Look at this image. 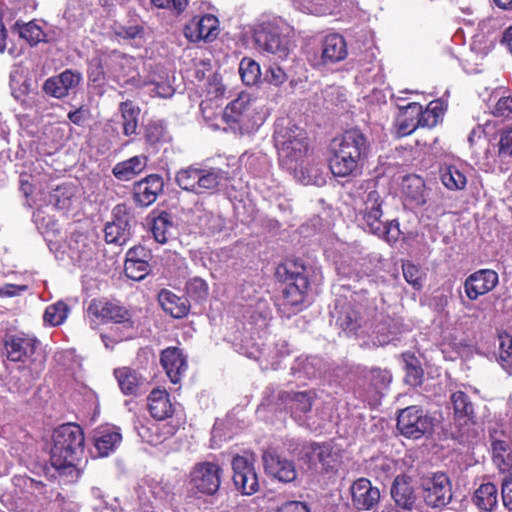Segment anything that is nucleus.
Wrapping results in <instances>:
<instances>
[{"mask_svg": "<svg viewBox=\"0 0 512 512\" xmlns=\"http://www.w3.org/2000/svg\"><path fill=\"white\" fill-rule=\"evenodd\" d=\"M84 434L80 426L67 423L59 426L53 433L51 464L58 471L77 479L80 471L76 460L83 453Z\"/></svg>", "mask_w": 512, "mask_h": 512, "instance_id": "obj_1", "label": "nucleus"}, {"mask_svg": "<svg viewBox=\"0 0 512 512\" xmlns=\"http://www.w3.org/2000/svg\"><path fill=\"white\" fill-rule=\"evenodd\" d=\"M279 159L302 160L308 154L310 144L307 132L289 119H279L273 134Z\"/></svg>", "mask_w": 512, "mask_h": 512, "instance_id": "obj_2", "label": "nucleus"}, {"mask_svg": "<svg viewBox=\"0 0 512 512\" xmlns=\"http://www.w3.org/2000/svg\"><path fill=\"white\" fill-rule=\"evenodd\" d=\"M381 205L379 193L376 190L370 191L363 200V207L358 209L356 220L364 230L392 243L397 241L400 236L399 223L396 220L384 223L381 220Z\"/></svg>", "mask_w": 512, "mask_h": 512, "instance_id": "obj_3", "label": "nucleus"}, {"mask_svg": "<svg viewBox=\"0 0 512 512\" xmlns=\"http://www.w3.org/2000/svg\"><path fill=\"white\" fill-rule=\"evenodd\" d=\"M329 151L338 160H363L369 156L370 143L360 129L351 128L331 140Z\"/></svg>", "mask_w": 512, "mask_h": 512, "instance_id": "obj_4", "label": "nucleus"}, {"mask_svg": "<svg viewBox=\"0 0 512 512\" xmlns=\"http://www.w3.org/2000/svg\"><path fill=\"white\" fill-rule=\"evenodd\" d=\"M223 469L215 462L196 463L189 473V485L192 490L204 495H214L220 488Z\"/></svg>", "mask_w": 512, "mask_h": 512, "instance_id": "obj_5", "label": "nucleus"}, {"mask_svg": "<svg viewBox=\"0 0 512 512\" xmlns=\"http://www.w3.org/2000/svg\"><path fill=\"white\" fill-rule=\"evenodd\" d=\"M222 180L223 174L214 169L205 170L192 166L180 170L176 175V181L182 189L198 194L217 188Z\"/></svg>", "mask_w": 512, "mask_h": 512, "instance_id": "obj_6", "label": "nucleus"}, {"mask_svg": "<svg viewBox=\"0 0 512 512\" xmlns=\"http://www.w3.org/2000/svg\"><path fill=\"white\" fill-rule=\"evenodd\" d=\"M397 429L407 438L419 439L433 430V419L418 406H409L400 411Z\"/></svg>", "mask_w": 512, "mask_h": 512, "instance_id": "obj_7", "label": "nucleus"}, {"mask_svg": "<svg viewBox=\"0 0 512 512\" xmlns=\"http://www.w3.org/2000/svg\"><path fill=\"white\" fill-rule=\"evenodd\" d=\"M294 270L286 268L287 284L283 290V296L286 306L301 310L309 287V281L306 273V267L302 264L294 263Z\"/></svg>", "mask_w": 512, "mask_h": 512, "instance_id": "obj_8", "label": "nucleus"}, {"mask_svg": "<svg viewBox=\"0 0 512 512\" xmlns=\"http://www.w3.org/2000/svg\"><path fill=\"white\" fill-rule=\"evenodd\" d=\"M423 497L427 505L442 507L452 499L451 483L448 476L442 472L423 476L421 479Z\"/></svg>", "mask_w": 512, "mask_h": 512, "instance_id": "obj_9", "label": "nucleus"}, {"mask_svg": "<svg viewBox=\"0 0 512 512\" xmlns=\"http://www.w3.org/2000/svg\"><path fill=\"white\" fill-rule=\"evenodd\" d=\"M111 71L115 80L122 85H131L135 88H142L151 82L142 79L137 69L138 61L132 56L114 52L111 58Z\"/></svg>", "mask_w": 512, "mask_h": 512, "instance_id": "obj_10", "label": "nucleus"}, {"mask_svg": "<svg viewBox=\"0 0 512 512\" xmlns=\"http://www.w3.org/2000/svg\"><path fill=\"white\" fill-rule=\"evenodd\" d=\"M255 44L263 52L286 58L289 48L285 37L280 33L279 28L271 23H264L254 33Z\"/></svg>", "mask_w": 512, "mask_h": 512, "instance_id": "obj_11", "label": "nucleus"}, {"mask_svg": "<svg viewBox=\"0 0 512 512\" xmlns=\"http://www.w3.org/2000/svg\"><path fill=\"white\" fill-rule=\"evenodd\" d=\"M131 220L125 204H118L113 209V219L105 226V240L116 246L125 245L131 237Z\"/></svg>", "mask_w": 512, "mask_h": 512, "instance_id": "obj_12", "label": "nucleus"}, {"mask_svg": "<svg viewBox=\"0 0 512 512\" xmlns=\"http://www.w3.org/2000/svg\"><path fill=\"white\" fill-rule=\"evenodd\" d=\"M219 34V20L213 14L193 17L184 27V35L188 41L212 42Z\"/></svg>", "mask_w": 512, "mask_h": 512, "instance_id": "obj_13", "label": "nucleus"}, {"mask_svg": "<svg viewBox=\"0 0 512 512\" xmlns=\"http://www.w3.org/2000/svg\"><path fill=\"white\" fill-rule=\"evenodd\" d=\"M253 110L249 94L241 93L225 107L222 117L234 130L248 129Z\"/></svg>", "mask_w": 512, "mask_h": 512, "instance_id": "obj_14", "label": "nucleus"}, {"mask_svg": "<svg viewBox=\"0 0 512 512\" xmlns=\"http://www.w3.org/2000/svg\"><path fill=\"white\" fill-rule=\"evenodd\" d=\"M233 481L238 490L245 495L258 491L259 482L252 462L244 456H236L232 461Z\"/></svg>", "mask_w": 512, "mask_h": 512, "instance_id": "obj_15", "label": "nucleus"}, {"mask_svg": "<svg viewBox=\"0 0 512 512\" xmlns=\"http://www.w3.org/2000/svg\"><path fill=\"white\" fill-rule=\"evenodd\" d=\"M82 81V74L73 69H66L58 75L49 77L43 84V91L56 99L67 97Z\"/></svg>", "mask_w": 512, "mask_h": 512, "instance_id": "obj_16", "label": "nucleus"}, {"mask_svg": "<svg viewBox=\"0 0 512 512\" xmlns=\"http://www.w3.org/2000/svg\"><path fill=\"white\" fill-rule=\"evenodd\" d=\"M300 456L313 465L320 463L326 472L335 470L339 464V455L328 443H306L302 446Z\"/></svg>", "mask_w": 512, "mask_h": 512, "instance_id": "obj_17", "label": "nucleus"}, {"mask_svg": "<svg viewBox=\"0 0 512 512\" xmlns=\"http://www.w3.org/2000/svg\"><path fill=\"white\" fill-rule=\"evenodd\" d=\"M283 168L293 171L294 177L305 185L321 186L326 182V162H282Z\"/></svg>", "mask_w": 512, "mask_h": 512, "instance_id": "obj_18", "label": "nucleus"}, {"mask_svg": "<svg viewBox=\"0 0 512 512\" xmlns=\"http://www.w3.org/2000/svg\"><path fill=\"white\" fill-rule=\"evenodd\" d=\"M498 281V274L494 270L480 269L465 279L464 292L468 299L476 300L478 297L492 291Z\"/></svg>", "mask_w": 512, "mask_h": 512, "instance_id": "obj_19", "label": "nucleus"}, {"mask_svg": "<svg viewBox=\"0 0 512 512\" xmlns=\"http://www.w3.org/2000/svg\"><path fill=\"white\" fill-rule=\"evenodd\" d=\"M316 394L313 390L284 392L281 395L282 403L297 422H304L311 411Z\"/></svg>", "mask_w": 512, "mask_h": 512, "instance_id": "obj_20", "label": "nucleus"}, {"mask_svg": "<svg viewBox=\"0 0 512 512\" xmlns=\"http://www.w3.org/2000/svg\"><path fill=\"white\" fill-rule=\"evenodd\" d=\"M38 345L39 341L34 336L25 333L10 335L6 338L4 343L7 358L13 362L30 359L34 355Z\"/></svg>", "mask_w": 512, "mask_h": 512, "instance_id": "obj_21", "label": "nucleus"}, {"mask_svg": "<svg viewBox=\"0 0 512 512\" xmlns=\"http://www.w3.org/2000/svg\"><path fill=\"white\" fill-rule=\"evenodd\" d=\"M352 504L360 511L372 510L380 500V491L366 478H359L350 488Z\"/></svg>", "mask_w": 512, "mask_h": 512, "instance_id": "obj_22", "label": "nucleus"}, {"mask_svg": "<svg viewBox=\"0 0 512 512\" xmlns=\"http://www.w3.org/2000/svg\"><path fill=\"white\" fill-rule=\"evenodd\" d=\"M262 458L267 474L286 483L296 479L297 472L293 461L280 456L275 451H265Z\"/></svg>", "mask_w": 512, "mask_h": 512, "instance_id": "obj_23", "label": "nucleus"}, {"mask_svg": "<svg viewBox=\"0 0 512 512\" xmlns=\"http://www.w3.org/2000/svg\"><path fill=\"white\" fill-rule=\"evenodd\" d=\"M162 188V179L157 175H149L145 179L135 183L133 199L138 206L147 207L156 201Z\"/></svg>", "mask_w": 512, "mask_h": 512, "instance_id": "obj_24", "label": "nucleus"}, {"mask_svg": "<svg viewBox=\"0 0 512 512\" xmlns=\"http://www.w3.org/2000/svg\"><path fill=\"white\" fill-rule=\"evenodd\" d=\"M29 165L25 166L27 171L20 174V188L25 196L33 193V187L41 185L51 175V164L49 162H27Z\"/></svg>", "mask_w": 512, "mask_h": 512, "instance_id": "obj_25", "label": "nucleus"}, {"mask_svg": "<svg viewBox=\"0 0 512 512\" xmlns=\"http://www.w3.org/2000/svg\"><path fill=\"white\" fill-rule=\"evenodd\" d=\"M399 113L396 117L395 127L400 137L408 136L419 128V115H421V104L409 102L406 105H399Z\"/></svg>", "mask_w": 512, "mask_h": 512, "instance_id": "obj_26", "label": "nucleus"}, {"mask_svg": "<svg viewBox=\"0 0 512 512\" xmlns=\"http://www.w3.org/2000/svg\"><path fill=\"white\" fill-rule=\"evenodd\" d=\"M93 441L98 456L106 457L119 447L122 435L118 427L103 426L94 432Z\"/></svg>", "mask_w": 512, "mask_h": 512, "instance_id": "obj_27", "label": "nucleus"}, {"mask_svg": "<svg viewBox=\"0 0 512 512\" xmlns=\"http://www.w3.org/2000/svg\"><path fill=\"white\" fill-rule=\"evenodd\" d=\"M160 361L170 381L177 384L187 370V361L182 351L169 347L162 351Z\"/></svg>", "mask_w": 512, "mask_h": 512, "instance_id": "obj_28", "label": "nucleus"}, {"mask_svg": "<svg viewBox=\"0 0 512 512\" xmlns=\"http://www.w3.org/2000/svg\"><path fill=\"white\" fill-rule=\"evenodd\" d=\"M69 248L71 258L83 264L92 261L98 253L96 241L84 234L74 235L70 241Z\"/></svg>", "mask_w": 512, "mask_h": 512, "instance_id": "obj_29", "label": "nucleus"}, {"mask_svg": "<svg viewBox=\"0 0 512 512\" xmlns=\"http://www.w3.org/2000/svg\"><path fill=\"white\" fill-rule=\"evenodd\" d=\"M391 496L397 506L411 510L416 501V495L411 484V479L405 475H398L391 487Z\"/></svg>", "mask_w": 512, "mask_h": 512, "instance_id": "obj_30", "label": "nucleus"}, {"mask_svg": "<svg viewBox=\"0 0 512 512\" xmlns=\"http://www.w3.org/2000/svg\"><path fill=\"white\" fill-rule=\"evenodd\" d=\"M348 55L345 38L337 33L329 34L323 41L322 60L324 63H336Z\"/></svg>", "mask_w": 512, "mask_h": 512, "instance_id": "obj_31", "label": "nucleus"}, {"mask_svg": "<svg viewBox=\"0 0 512 512\" xmlns=\"http://www.w3.org/2000/svg\"><path fill=\"white\" fill-rule=\"evenodd\" d=\"M148 409L153 418L164 420L173 415V405L165 390L153 389L148 396Z\"/></svg>", "mask_w": 512, "mask_h": 512, "instance_id": "obj_32", "label": "nucleus"}, {"mask_svg": "<svg viewBox=\"0 0 512 512\" xmlns=\"http://www.w3.org/2000/svg\"><path fill=\"white\" fill-rule=\"evenodd\" d=\"M77 201V188L72 183L57 185L49 193V203L58 210L68 211Z\"/></svg>", "mask_w": 512, "mask_h": 512, "instance_id": "obj_33", "label": "nucleus"}, {"mask_svg": "<svg viewBox=\"0 0 512 512\" xmlns=\"http://www.w3.org/2000/svg\"><path fill=\"white\" fill-rule=\"evenodd\" d=\"M11 29L18 33L19 37L25 40L31 47L39 43H48L47 34L36 20L27 23L17 20Z\"/></svg>", "mask_w": 512, "mask_h": 512, "instance_id": "obj_34", "label": "nucleus"}, {"mask_svg": "<svg viewBox=\"0 0 512 512\" xmlns=\"http://www.w3.org/2000/svg\"><path fill=\"white\" fill-rule=\"evenodd\" d=\"M96 314L108 321L122 324L126 329H133L134 324L131 320V314L124 307L114 303L105 302L100 303V306H96Z\"/></svg>", "mask_w": 512, "mask_h": 512, "instance_id": "obj_35", "label": "nucleus"}, {"mask_svg": "<svg viewBox=\"0 0 512 512\" xmlns=\"http://www.w3.org/2000/svg\"><path fill=\"white\" fill-rule=\"evenodd\" d=\"M336 323L347 335H356L363 327L364 320L360 311L351 304H345L338 312Z\"/></svg>", "mask_w": 512, "mask_h": 512, "instance_id": "obj_36", "label": "nucleus"}, {"mask_svg": "<svg viewBox=\"0 0 512 512\" xmlns=\"http://www.w3.org/2000/svg\"><path fill=\"white\" fill-rule=\"evenodd\" d=\"M403 194L412 204L422 206L426 203V188L424 180L417 175H406L402 179Z\"/></svg>", "mask_w": 512, "mask_h": 512, "instance_id": "obj_37", "label": "nucleus"}, {"mask_svg": "<svg viewBox=\"0 0 512 512\" xmlns=\"http://www.w3.org/2000/svg\"><path fill=\"white\" fill-rule=\"evenodd\" d=\"M158 300L163 310L174 318H182L189 312L187 299L181 298L169 290H162Z\"/></svg>", "mask_w": 512, "mask_h": 512, "instance_id": "obj_38", "label": "nucleus"}, {"mask_svg": "<svg viewBox=\"0 0 512 512\" xmlns=\"http://www.w3.org/2000/svg\"><path fill=\"white\" fill-rule=\"evenodd\" d=\"M114 375L121 391L126 395H136L144 382V379L135 370L128 367L115 369Z\"/></svg>", "mask_w": 512, "mask_h": 512, "instance_id": "obj_39", "label": "nucleus"}, {"mask_svg": "<svg viewBox=\"0 0 512 512\" xmlns=\"http://www.w3.org/2000/svg\"><path fill=\"white\" fill-rule=\"evenodd\" d=\"M474 504L482 511H492L498 504L497 487L491 483H482L474 492Z\"/></svg>", "mask_w": 512, "mask_h": 512, "instance_id": "obj_40", "label": "nucleus"}, {"mask_svg": "<svg viewBox=\"0 0 512 512\" xmlns=\"http://www.w3.org/2000/svg\"><path fill=\"white\" fill-rule=\"evenodd\" d=\"M491 448L494 464L500 471H508L512 467V442L510 440H493Z\"/></svg>", "mask_w": 512, "mask_h": 512, "instance_id": "obj_41", "label": "nucleus"}, {"mask_svg": "<svg viewBox=\"0 0 512 512\" xmlns=\"http://www.w3.org/2000/svg\"><path fill=\"white\" fill-rule=\"evenodd\" d=\"M370 384L372 386L366 399L369 403H377L381 398V393L391 382V375L387 370L379 368L371 369L369 373Z\"/></svg>", "mask_w": 512, "mask_h": 512, "instance_id": "obj_42", "label": "nucleus"}, {"mask_svg": "<svg viewBox=\"0 0 512 512\" xmlns=\"http://www.w3.org/2000/svg\"><path fill=\"white\" fill-rule=\"evenodd\" d=\"M444 115V105L440 99L430 101L424 109L421 105V115H419V128H433Z\"/></svg>", "mask_w": 512, "mask_h": 512, "instance_id": "obj_43", "label": "nucleus"}, {"mask_svg": "<svg viewBox=\"0 0 512 512\" xmlns=\"http://www.w3.org/2000/svg\"><path fill=\"white\" fill-rule=\"evenodd\" d=\"M119 111L122 117L123 133L130 136L136 133L138 127V116L140 109L136 107L131 100H126L120 103Z\"/></svg>", "mask_w": 512, "mask_h": 512, "instance_id": "obj_44", "label": "nucleus"}, {"mask_svg": "<svg viewBox=\"0 0 512 512\" xmlns=\"http://www.w3.org/2000/svg\"><path fill=\"white\" fill-rule=\"evenodd\" d=\"M136 253L137 249H130L128 251L124 270L128 278L140 281L148 274L149 265L146 260L134 259V254Z\"/></svg>", "mask_w": 512, "mask_h": 512, "instance_id": "obj_45", "label": "nucleus"}, {"mask_svg": "<svg viewBox=\"0 0 512 512\" xmlns=\"http://www.w3.org/2000/svg\"><path fill=\"white\" fill-rule=\"evenodd\" d=\"M173 228L171 216L167 212H162L154 218L151 230L155 240L164 244L172 235Z\"/></svg>", "mask_w": 512, "mask_h": 512, "instance_id": "obj_46", "label": "nucleus"}, {"mask_svg": "<svg viewBox=\"0 0 512 512\" xmlns=\"http://www.w3.org/2000/svg\"><path fill=\"white\" fill-rule=\"evenodd\" d=\"M498 342V362L508 374H512V336L505 331L499 332Z\"/></svg>", "mask_w": 512, "mask_h": 512, "instance_id": "obj_47", "label": "nucleus"}, {"mask_svg": "<svg viewBox=\"0 0 512 512\" xmlns=\"http://www.w3.org/2000/svg\"><path fill=\"white\" fill-rule=\"evenodd\" d=\"M454 415L457 419L470 420L474 415V407L467 394L462 391L451 395Z\"/></svg>", "mask_w": 512, "mask_h": 512, "instance_id": "obj_48", "label": "nucleus"}, {"mask_svg": "<svg viewBox=\"0 0 512 512\" xmlns=\"http://www.w3.org/2000/svg\"><path fill=\"white\" fill-rule=\"evenodd\" d=\"M239 74L242 82L247 86H253L260 81L261 69L258 62L249 57H244L239 64Z\"/></svg>", "mask_w": 512, "mask_h": 512, "instance_id": "obj_49", "label": "nucleus"}, {"mask_svg": "<svg viewBox=\"0 0 512 512\" xmlns=\"http://www.w3.org/2000/svg\"><path fill=\"white\" fill-rule=\"evenodd\" d=\"M68 312V305L64 301H58L45 309L43 321L50 326H59L66 320Z\"/></svg>", "mask_w": 512, "mask_h": 512, "instance_id": "obj_50", "label": "nucleus"}, {"mask_svg": "<svg viewBox=\"0 0 512 512\" xmlns=\"http://www.w3.org/2000/svg\"><path fill=\"white\" fill-rule=\"evenodd\" d=\"M145 168V162H118L113 168L114 176L120 181H130Z\"/></svg>", "mask_w": 512, "mask_h": 512, "instance_id": "obj_51", "label": "nucleus"}, {"mask_svg": "<svg viewBox=\"0 0 512 512\" xmlns=\"http://www.w3.org/2000/svg\"><path fill=\"white\" fill-rule=\"evenodd\" d=\"M326 175L331 172L334 177L344 178L347 176H356L361 173L358 162H326L323 165Z\"/></svg>", "mask_w": 512, "mask_h": 512, "instance_id": "obj_52", "label": "nucleus"}, {"mask_svg": "<svg viewBox=\"0 0 512 512\" xmlns=\"http://www.w3.org/2000/svg\"><path fill=\"white\" fill-rule=\"evenodd\" d=\"M441 181L450 190H460L466 185L465 175L454 166H449L441 173Z\"/></svg>", "mask_w": 512, "mask_h": 512, "instance_id": "obj_53", "label": "nucleus"}, {"mask_svg": "<svg viewBox=\"0 0 512 512\" xmlns=\"http://www.w3.org/2000/svg\"><path fill=\"white\" fill-rule=\"evenodd\" d=\"M186 292L197 301L204 300L208 296V285L202 278L194 277L186 283Z\"/></svg>", "mask_w": 512, "mask_h": 512, "instance_id": "obj_54", "label": "nucleus"}, {"mask_svg": "<svg viewBox=\"0 0 512 512\" xmlns=\"http://www.w3.org/2000/svg\"><path fill=\"white\" fill-rule=\"evenodd\" d=\"M492 115L503 120H512V93L500 97L492 109Z\"/></svg>", "mask_w": 512, "mask_h": 512, "instance_id": "obj_55", "label": "nucleus"}, {"mask_svg": "<svg viewBox=\"0 0 512 512\" xmlns=\"http://www.w3.org/2000/svg\"><path fill=\"white\" fill-rule=\"evenodd\" d=\"M188 3L189 0H151V4L156 8L168 10L175 16L182 14L186 10Z\"/></svg>", "mask_w": 512, "mask_h": 512, "instance_id": "obj_56", "label": "nucleus"}, {"mask_svg": "<svg viewBox=\"0 0 512 512\" xmlns=\"http://www.w3.org/2000/svg\"><path fill=\"white\" fill-rule=\"evenodd\" d=\"M498 155L502 158H512V127L499 131Z\"/></svg>", "mask_w": 512, "mask_h": 512, "instance_id": "obj_57", "label": "nucleus"}, {"mask_svg": "<svg viewBox=\"0 0 512 512\" xmlns=\"http://www.w3.org/2000/svg\"><path fill=\"white\" fill-rule=\"evenodd\" d=\"M165 137V128L162 124L157 122H150L145 128L146 142L154 146L161 143Z\"/></svg>", "mask_w": 512, "mask_h": 512, "instance_id": "obj_58", "label": "nucleus"}, {"mask_svg": "<svg viewBox=\"0 0 512 512\" xmlns=\"http://www.w3.org/2000/svg\"><path fill=\"white\" fill-rule=\"evenodd\" d=\"M403 275L405 280L419 289L421 287V272L418 267L411 263H404L402 265Z\"/></svg>", "mask_w": 512, "mask_h": 512, "instance_id": "obj_59", "label": "nucleus"}, {"mask_svg": "<svg viewBox=\"0 0 512 512\" xmlns=\"http://www.w3.org/2000/svg\"><path fill=\"white\" fill-rule=\"evenodd\" d=\"M88 79L90 82L102 85L105 82L106 76L103 63L100 59L91 63L88 69Z\"/></svg>", "mask_w": 512, "mask_h": 512, "instance_id": "obj_60", "label": "nucleus"}, {"mask_svg": "<svg viewBox=\"0 0 512 512\" xmlns=\"http://www.w3.org/2000/svg\"><path fill=\"white\" fill-rule=\"evenodd\" d=\"M5 50L12 57H18L23 52L22 48L17 47L15 44L7 45V30L3 24L2 17H0V53H3Z\"/></svg>", "mask_w": 512, "mask_h": 512, "instance_id": "obj_61", "label": "nucleus"}, {"mask_svg": "<svg viewBox=\"0 0 512 512\" xmlns=\"http://www.w3.org/2000/svg\"><path fill=\"white\" fill-rule=\"evenodd\" d=\"M265 80L274 86H280L287 80V74L281 67L273 65L266 71Z\"/></svg>", "mask_w": 512, "mask_h": 512, "instance_id": "obj_62", "label": "nucleus"}, {"mask_svg": "<svg viewBox=\"0 0 512 512\" xmlns=\"http://www.w3.org/2000/svg\"><path fill=\"white\" fill-rule=\"evenodd\" d=\"M422 376H423V371L419 366H417L413 363L406 364L405 381L407 384H409L411 386L420 385L422 382Z\"/></svg>", "mask_w": 512, "mask_h": 512, "instance_id": "obj_63", "label": "nucleus"}, {"mask_svg": "<svg viewBox=\"0 0 512 512\" xmlns=\"http://www.w3.org/2000/svg\"><path fill=\"white\" fill-rule=\"evenodd\" d=\"M143 33V27L140 25L123 26L115 28V34L123 39H135Z\"/></svg>", "mask_w": 512, "mask_h": 512, "instance_id": "obj_64", "label": "nucleus"}]
</instances>
